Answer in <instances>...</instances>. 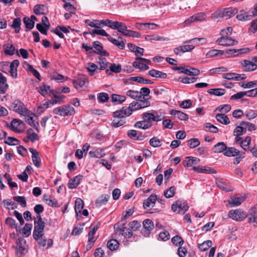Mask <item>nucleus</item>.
I'll return each instance as SVG.
<instances>
[{"mask_svg":"<svg viewBox=\"0 0 257 257\" xmlns=\"http://www.w3.org/2000/svg\"><path fill=\"white\" fill-rule=\"evenodd\" d=\"M237 12V9L235 8L230 7L225 8L223 11L222 17L227 20L236 15Z\"/></svg>","mask_w":257,"mask_h":257,"instance_id":"obj_12","label":"nucleus"},{"mask_svg":"<svg viewBox=\"0 0 257 257\" xmlns=\"http://www.w3.org/2000/svg\"><path fill=\"white\" fill-rule=\"evenodd\" d=\"M175 190V187L171 186L168 190L164 192V196L167 198H170L174 196Z\"/></svg>","mask_w":257,"mask_h":257,"instance_id":"obj_61","label":"nucleus"},{"mask_svg":"<svg viewBox=\"0 0 257 257\" xmlns=\"http://www.w3.org/2000/svg\"><path fill=\"white\" fill-rule=\"evenodd\" d=\"M149 99V98H140L138 99L136 101H134L130 104L128 107H126L127 111H125V114L131 115L134 111H137L150 106L151 103Z\"/></svg>","mask_w":257,"mask_h":257,"instance_id":"obj_1","label":"nucleus"},{"mask_svg":"<svg viewBox=\"0 0 257 257\" xmlns=\"http://www.w3.org/2000/svg\"><path fill=\"white\" fill-rule=\"evenodd\" d=\"M215 118L218 121L225 125L230 122L229 118L224 113H218L216 115Z\"/></svg>","mask_w":257,"mask_h":257,"instance_id":"obj_28","label":"nucleus"},{"mask_svg":"<svg viewBox=\"0 0 257 257\" xmlns=\"http://www.w3.org/2000/svg\"><path fill=\"white\" fill-rule=\"evenodd\" d=\"M117 21H113L108 19H104L100 20L101 28L104 26H108L109 28L114 30V25H115Z\"/></svg>","mask_w":257,"mask_h":257,"instance_id":"obj_35","label":"nucleus"},{"mask_svg":"<svg viewBox=\"0 0 257 257\" xmlns=\"http://www.w3.org/2000/svg\"><path fill=\"white\" fill-rule=\"evenodd\" d=\"M13 109L15 112L24 116H26L29 113L28 109L25 107L24 103L19 100L14 101Z\"/></svg>","mask_w":257,"mask_h":257,"instance_id":"obj_5","label":"nucleus"},{"mask_svg":"<svg viewBox=\"0 0 257 257\" xmlns=\"http://www.w3.org/2000/svg\"><path fill=\"white\" fill-rule=\"evenodd\" d=\"M245 197L241 196L239 197H232L230 200L228 201L231 207L237 206L241 204L245 200Z\"/></svg>","mask_w":257,"mask_h":257,"instance_id":"obj_19","label":"nucleus"},{"mask_svg":"<svg viewBox=\"0 0 257 257\" xmlns=\"http://www.w3.org/2000/svg\"><path fill=\"white\" fill-rule=\"evenodd\" d=\"M109 99L108 94L106 93L101 92L98 94L97 100L99 102L104 103L108 101Z\"/></svg>","mask_w":257,"mask_h":257,"instance_id":"obj_63","label":"nucleus"},{"mask_svg":"<svg viewBox=\"0 0 257 257\" xmlns=\"http://www.w3.org/2000/svg\"><path fill=\"white\" fill-rule=\"evenodd\" d=\"M204 131L210 133H216L218 132V128L210 123L206 122L204 124Z\"/></svg>","mask_w":257,"mask_h":257,"instance_id":"obj_43","label":"nucleus"},{"mask_svg":"<svg viewBox=\"0 0 257 257\" xmlns=\"http://www.w3.org/2000/svg\"><path fill=\"white\" fill-rule=\"evenodd\" d=\"M139 93L140 99L146 98V97L148 96L150 93V90L147 87H143L141 88Z\"/></svg>","mask_w":257,"mask_h":257,"instance_id":"obj_58","label":"nucleus"},{"mask_svg":"<svg viewBox=\"0 0 257 257\" xmlns=\"http://www.w3.org/2000/svg\"><path fill=\"white\" fill-rule=\"evenodd\" d=\"M228 216L235 221H241L246 217V215L239 210H230L228 213Z\"/></svg>","mask_w":257,"mask_h":257,"instance_id":"obj_9","label":"nucleus"},{"mask_svg":"<svg viewBox=\"0 0 257 257\" xmlns=\"http://www.w3.org/2000/svg\"><path fill=\"white\" fill-rule=\"evenodd\" d=\"M89 155L91 157L100 158L104 156L105 153L103 149L98 148L90 151Z\"/></svg>","mask_w":257,"mask_h":257,"instance_id":"obj_23","label":"nucleus"},{"mask_svg":"<svg viewBox=\"0 0 257 257\" xmlns=\"http://www.w3.org/2000/svg\"><path fill=\"white\" fill-rule=\"evenodd\" d=\"M216 42L219 45L224 46H233L238 43L236 40L233 39L229 37L228 33H226L225 36H223L217 39Z\"/></svg>","mask_w":257,"mask_h":257,"instance_id":"obj_7","label":"nucleus"},{"mask_svg":"<svg viewBox=\"0 0 257 257\" xmlns=\"http://www.w3.org/2000/svg\"><path fill=\"white\" fill-rule=\"evenodd\" d=\"M226 147L227 146L223 142H219L214 146L213 150L215 153H224L226 149Z\"/></svg>","mask_w":257,"mask_h":257,"instance_id":"obj_27","label":"nucleus"},{"mask_svg":"<svg viewBox=\"0 0 257 257\" xmlns=\"http://www.w3.org/2000/svg\"><path fill=\"white\" fill-rule=\"evenodd\" d=\"M50 86L45 84H43V85L40 86L37 88L38 91L43 96H45L48 93V91L49 90L50 92L52 93V90H50Z\"/></svg>","mask_w":257,"mask_h":257,"instance_id":"obj_37","label":"nucleus"},{"mask_svg":"<svg viewBox=\"0 0 257 257\" xmlns=\"http://www.w3.org/2000/svg\"><path fill=\"white\" fill-rule=\"evenodd\" d=\"M189 209V206L186 202L182 200H177L172 205V210L178 214H183Z\"/></svg>","mask_w":257,"mask_h":257,"instance_id":"obj_4","label":"nucleus"},{"mask_svg":"<svg viewBox=\"0 0 257 257\" xmlns=\"http://www.w3.org/2000/svg\"><path fill=\"white\" fill-rule=\"evenodd\" d=\"M110 196L108 195H102L95 201L97 206H100L102 205H105L108 201Z\"/></svg>","mask_w":257,"mask_h":257,"instance_id":"obj_36","label":"nucleus"},{"mask_svg":"<svg viewBox=\"0 0 257 257\" xmlns=\"http://www.w3.org/2000/svg\"><path fill=\"white\" fill-rule=\"evenodd\" d=\"M53 113L60 116L72 115L75 113L74 108L69 105L58 107L53 109Z\"/></svg>","mask_w":257,"mask_h":257,"instance_id":"obj_3","label":"nucleus"},{"mask_svg":"<svg viewBox=\"0 0 257 257\" xmlns=\"http://www.w3.org/2000/svg\"><path fill=\"white\" fill-rule=\"evenodd\" d=\"M197 78L195 77H180L179 80L180 82L185 84H189L194 83L196 81Z\"/></svg>","mask_w":257,"mask_h":257,"instance_id":"obj_62","label":"nucleus"},{"mask_svg":"<svg viewBox=\"0 0 257 257\" xmlns=\"http://www.w3.org/2000/svg\"><path fill=\"white\" fill-rule=\"evenodd\" d=\"M86 82V78L84 76H81L79 77L76 80L73 81V84L75 88L78 89L79 88L84 86Z\"/></svg>","mask_w":257,"mask_h":257,"instance_id":"obj_26","label":"nucleus"},{"mask_svg":"<svg viewBox=\"0 0 257 257\" xmlns=\"http://www.w3.org/2000/svg\"><path fill=\"white\" fill-rule=\"evenodd\" d=\"M32 228L31 223H26L22 229V232L24 237H28L31 234V231Z\"/></svg>","mask_w":257,"mask_h":257,"instance_id":"obj_48","label":"nucleus"},{"mask_svg":"<svg viewBox=\"0 0 257 257\" xmlns=\"http://www.w3.org/2000/svg\"><path fill=\"white\" fill-rule=\"evenodd\" d=\"M44 222L38 223L37 222H34V230L33 233V237L36 240H38L44 235Z\"/></svg>","mask_w":257,"mask_h":257,"instance_id":"obj_6","label":"nucleus"},{"mask_svg":"<svg viewBox=\"0 0 257 257\" xmlns=\"http://www.w3.org/2000/svg\"><path fill=\"white\" fill-rule=\"evenodd\" d=\"M193 170L195 172L204 173V174H215L216 171L213 168L207 167V166H195L193 167Z\"/></svg>","mask_w":257,"mask_h":257,"instance_id":"obj_10","label":"nucleus"},{"mask_svg":"<svg viewBox=\"0 0 257 257\" xmlns=\"http://www.w3.org/2000/svg\"><path fill=\"white\" fill-rule=\"evenodd\" d=\"M157 199V196L155 194L151 195L143 203V207L145 209L151 206V204H153L152 207H154L156 201Z\"/></svg>","mask_w":257,"mask_h":257,"instance_id":"obj_20","label":"nucleus"},{"mask_svg":"<svg viewBox=\"0 0 257 257\" xmlns=\"http://www.w3.org/2000/svg\"><path fill=\"white\" fill-rule=\"evenodd\" d=\"M121 66L119 64H111L108 68L106 69V73L108 75H110L111 72L118 73L121 72Z\"/></svg>","mask_w":257,"mask_h":257,"instance_id":"obj_17","label":"nucleus"},{"mask_svg":"<svg viewBox=\"0 0 257 257\" xmlns=\"http://www.w3.org/2000/svg\"><path fill=\"white\" fill-rule=\"evenodd\" d=\"M142 117L144 120H145L147 123H151L153 121H156L155 116L153 113L145 112L142 114Z\"/></svg>","mask_w":257,"mask_h":257,"instance_id":"obj_41","label":"nucleus"},{"mask_svg":"<svg viewBox=\"0 0 257 257\" xmlns=\"http://www.w3.org/2000/svg\"><path fill=\"white\" fill-rule=\"evenodd\" d=\"M119 246V243L116 239H110L107 241V247L111 250H116Z\"/></svg>","mask_w":257,"mask_h":257,"instance_id":"obj_46","label":"nucleus"},{"mask_svg":"<svg viewBox=\"0 0 257 257\" xmlns=\"http://www.w3.org/2000/svg\"><path fill=\"white\" fill-rule=\"evenodd\" d=\"M170 114L181 120H186L188 119V115L187 114L179 110L172 109L171 110Z\"/></svg>","mask_w":257,"mask_h":257,"instance_id":"obj_18","label":"nucleus"},{"mask_svg":"<svg viewBox=\"0 0 257 257\" xmlns=\"http://www.w3.org/2000/svg\"><path fill=\"white\" fill-rule=\"evenodd\" d=\"M151 123H147L145 120L138 121L134 125L135 127L142 128L143 130L148 129L151 127Z\"/></svg>","mask_w":257,"mask_h":257,"instance_id":"obj_44","label":"nucleus"},{"mask_svg":"<svg viewBox=\"0 0 257 257\" xmlns=\"http://www.w3.org/2000/svg\"><path fill=\"white\" fill-rule=\"evenodd\" d=\"M82 178V175H77L71 179L68 183V188L71 189L76 188L80 183V180Z\"/></svg>","mask_w":257,"mask_h":257,"instance_id":"obj_14","label":"nucleus"},{"mask_svg":"<svg viewBox=\"0 0 257 257\" xmlns=\"http://www.w3.org/2000/svg\"><path fill=\"white\" fill-rule=\"evenodd\" d=\"M224 52L222 50L212 49L208 52L206 55L207 58H211L218 55H222Z\"/></svg>","mask_w":257,"mask_h":257,"instance_id":"obj_53","label":"nucleus"},{"mask_svg":"<svg viewBox=\"0 0 257 257\" xmlns=\"http://www.w3.org/2000/svg\"><path fill=\"white\" fill-rule=\"evenodd\" d=\"M143 224L144 227L148 230H152L154 228V222L149 219L144 220Z\"/></svg>","mask_w":257,"mask_h":257,"instance_id":"obj_64","label":"nucleus"},{"mask_svg":"<svg viewBox=\"0 0 257 257\" xmlns=\"http://www.w3.org/2000/svg\"><path fill=\"white\" fill-rule=\"evenodd\" d=\"M111 101L117 103H121L125 101L126 97L124 95H121L116 94L111 95Z\"/></svg>","mask_w":257,"mask_h":257,"instance_id":"obj_33","label":"nucleus"},{"mask_svg":"<svg viewBox=\"0 0 257 257\" xmlns=\"http://www.w3.org/2000/svg\"><path fill=\"white\" fill-rule=\"evenodd\" d=\"M125 94L127 96L136 100L138 99H140V94L139 93L138 91L130 89L127 90Z\"/></svg>","mask_w":257,"mask_h":257,"instance_id":"obj_56","label":"nucleus"},{"mask_svg":"<svg viewBox=\"0 0 257 257\" xmlns=\"http://www.w3.org/2000/svg\"><path fill=\"white\" fill-rule=\"evenodd\" d=\"M47 196H44V199L45 202L51 207H58L56 199L51 196H49L48 198H46Z\"/></svg>","mask_w":257,"mask_h":257,"instance_id":"obj_34","label":"nucleus"},{"mask_svg":"<svg viewBox=\"0 0 257 257\" xmlns=\"http://www.w3.org/2000/svg\"><path fill=\"white\" fill-rule=\"evenodd\" d=\"M5 47V54L6 55L12 56L15 54V47L11 44H6L4 46Z\"/></svg>","mask_w":257,"mask_h":257,"instance_id":"obj_42","label":"nucleus"},{"mask_svg":"<svg viewBox=\"0 0 257 257\" xmlns=\"http://www.w3.org/2000/svg\"><path fill=\"white\" fill-rule=\"evenodd\" d=\"M255 63L256 62H254L252 60L251 61L247 60H244L242 65L246 71H251L255 70L257 68Z\"/></svg>","mask_w":257,"mask_h":257,"instance_id":"obj_16","label":"nucleus"},{"mask_svg":"<svg viewBox=\"0 0 257 257\" xmlns=\"http://www.w3.org/2000/svg\"><path fill=\"white\" fill-rule=\"evenodd\" d=\"M249 51V49L248 48H244L239 49H229L226 51V53L233 55L234 56H237L239 54L246 53Z\"/></svg>","mask_w":257,"mask_h":257,"instance_id":"obj_21","label":"nucleus"},{"mask_svg":"<svg viewBox=\"0 0 257 257\" xmlns=\"http://www.w3.org/2000/svg\"><path fill=\"white\" fill-rule=\"evenodd\" d=\"M4 205L8 209L14 210L17 208V205L15 202L12 201L10 199H6L3 201Z\"/></svg>","mask_w":257,"mask_h":257,"instance_id":"obj_54","label":"nucleus"},{"mask_svg":"<svg viewBox=\"0 0 257 257\" xmlns=\"http://www.w3.org/2000/svg\"><path fill=\"white\" fill-rule=\"evenodd\" d=\"M85 24L91 27H94L96 28H101L100 20H93L92 21H90L89 20H86L85 21Z\"/></svg>","mask_w":257,"mask_h":257,"instance_id":"obj_38","label":"nucleus"},{"mask_svg":"<svg viewBox=\"0 0 257 257\" xmlns=\"http://www.w3.org/2000/svg\"><path fill=\"white\" fill-rule=\"evenodd\" d=\"M205 15L203 13H199L191 17L188 19L187 21L189 23H191L195 21H199L205 19Z\"/></svg>","mask_w":257,"mask_h":257,"instance_id":"obj_40","label":"nucleus"},{"mask_svg":"<svg viewBox=\"0 0 257 257\" xmlns=\"http://www.w3.org/2000/svg\"><path fill=\"white\" fill-rule=\"evenodd\" d=\"M130 81H134L142 84H153V82L151 80L145 79L142 77H131L128 79Z\"/></svg>","mask_w":257,"mask_h":257,"instance_id":"obj_30","label":"nucleus"},{"mask_svg":"<svg viewBox=\"0 0 257 257\" xmlns=\"http://www.w3.org/2000/svg\"><path fill=\"white\" fill-rule=\"evenodd\" d=\"M249 215L248 216V222L249 223H255L254 226H257V212L254 211V209H251L249 212Z\"/></svg>","mask_w":257,"mask_h":257,"instance_id":"obj_39","label":"nucleus"},{"mask_svg":"<svg viewBox=\"0 0 257 257\" xmlns=\"http://www.w3.org/2000/svg\"><path fill=\"white\" fill-rule=\"evenodd\" d=\"M23 22L25 24L26 28L29 30H32L34 28L35 25V22L31 20L30 18L28 17H25L23 19Z\"/></svg>","mask_w":257,"mask_h":257,"instance_id":"obj_57","label":"nucleus"},{"mask_svg":"<svg viewBox=\"0 0 257 257\" xmlns=\"http://www.w3.org/2000/svg\"><path fill=\"white\" fill-rule=\"evenodd\" d=\"M22 123L21 120L14 119L11 122V129L15 132L20 133L21 131L18 129V126Z\"/></svg>","mask_w":257,"mask_h":257,"instance_id":"obj_31","label":"nucleus"},{"mask_svg":"<svg viewBox=\"0 0 257 257\" xmlns=\"http://www.w3.org/2000/svg\"><path fill=\"white\" fill-rule=\"evenodd\" d=\"M126 111V107H123L121 109L113 112V116L114 119L111 123L112 127H118L125 123V121L123 118L130 115L125 114Z\"/></svg>","mask_w":257,"mask_h":257,"instance_id":"obj_2","label":"nucleus"},{"mask_svg":"<svg viewBox=\"0 0 257 257\" xmlns=\"http://www.w3.org/2000/svg\"><path fill=\"white\" fill-rule=\"evenodd\" d=\"M13 199L19 203L22 207H25L27 206L26 200L24 196H16L13 197Z\"/></svg>","mask_w":257,"mask_h":257,"instance_id":"obj_59","label":"nucleus"},{"mask_svg":"<svg viewBox=\"0 0 257 257\" xmlns=\"http://www.w3.org/2000/svg\"><path fill=\"white\" fill-rule=\"evenodd\" d=\"M45 8L46 7L44 5H36L34 8V13L37 15H43L45 13Z\"/></svg>","mask_w":257,"mask_h":257,"instance_id":"obj_50","label":"nucleus"},{"mask_svg":"<svg viewBox=\"0 0 257 257\" xmlns=\"http://www.w3.org/2000/svg\"><path fill=\"white\" fill-rule=\"evenodd\" d=\"M148 73L150 76L155 78L165 79L167 78V76L166 73L155 69H152L150 70Z\"/></svg>","mask_w":257,"mask_h":257,"instance_id":"obj_22","label":"nucleus"},{"mask_svg":"<svg viewBox=\"0 0 257 257\" xmlns=\"http://www.w3.org/2000/svg\"><path fill=\"white\" fill-rule=\"evenodd\" d=\"M239 151L233 147H227L224 155L227 157L237 156L239 155Z\"/></svg>","mask_w":257,"mask_h":257,"instance_id":"obj_25","label":"nucleus"},{"mask_svg":"<svg viewBox=\"0 0 257 257\" xmlns=\"http://www.w3.org/2000/svg\"><path fill=\"white\" fill-rule=\"evenodd\" d=\"M162 142V141L161 140H160L158 138L154 137L150 140L149 143L150 145L153 147L156 148L161 146Z\"/></svg>","mask_w":257,"mask_h":257,"instance_id":"obj_55","label":"nucleus"},{"mask_svg":"<svg viewBox=\"0 0 257 257\" xmlns=\"http://www.w3.org/2000/svg\"><path fill=\"white\" fill-rule=\"evenodd\" d=\"M114 26V30H117L118 32L126 36V34L129 30H127V26L124 23L117 21L115 25Z\"/></svg>","mask_w":257,"mask_h":257,"instance_id":"obj_15","label":"nucleus"},{"mask_svg":"<svg viewBox=\"0 0 257 257\" xmlns=\"http://www.w3.org/2000/svg\"><path fill=\"white\" fill-rule=\"evenodd\" d=\"M211 245L212 241L210 240H207L202 243L199 244L198 247L201 251H205L208 249Z\"/></svg>","mask_w":257,"mask_h":257,"instance_id":"obj_47","label":"nucleus"},{"mask_svg":"<svg viewBox=\"0 0 257 257\" xmlns=\"http://www.w3.org/2000/svg\"><path fill=\"white\" fill-rule=\"evenodd\" d=\"M51 78L52 79H54L58 82H64L67 79V78H65L62 75L59 74L57 72H54L52 73L51 74Z\"/></svg>","mask_w":257,"mask_h":257,"instance_id":"obj_49","label":"nucleus"},{"mask_svg":"<svg viewBox=\"0 0 257 257\" xmlns=\"http://www.w3.org/2000/svg\"><path fill=\"white\" fill-rule=\"evenodd\" d=\"M133 66L136 68L140 69L142 70H147L149 69V67L147 65L138 61L134 62Z\"/></svg>","mask_w":257,"mask_h":257,"instance_id":"obj_60","label":"nucleus"},{"mask_svg":"<svg viewBox=\"0 0 257 257\" xmlns=\"http://www.w3.org/2000/svg\"><path fill=\"white\" fill-rule=\"evenodd\" d=\"M250 137H247L243 140L240 142V146L244 150L247 151L248 150V146L250 144Z\"/></svg>","mask_w":257,"mask_h":257,"instance_id":"obj_51","label":"nucleus"},{"mask_svg":"<svg viewBox=\"0 0 257 257\" xmlns=\"http://www.w3.org/2000/svg\"><path fill=\"white\" fill-rule=\"evenodd\" d=\"M200 162L199 159L194 158L192 157H187L186 160L183 162L185 167H191L193 164H197Z\"/></svg>","mask_w":257,"mask_h":257,"instance_id":"obj_24","label":"nucleus"},{"mask_svg":"<svg viewBox=\"0 0 257 257\" xmlns=\"http://www.w3.org/2000/svg\"><path fill=\"white\" fill-rule=\"evenodd\" d=\"M37 30L42 34L47 35V31L50 28L49 24H44L43 25L42 23H39L36 25Z\"/></svg>","mask_w":257,"mask_h":257,"instance_id":"obj_45","label":"nucleus"},{"mask_svg":"<svg viewBox=\"0 0 257 257\" xmlns=\"http://www.w3.org/2000/svg\"><path fill=\"white\" fill-rule=\"evenodd\" d=\"M29 151L32 154V159L34 165L37 168H39L41 166V159L39 153L32 148H30Z\"/></svg>","mask_w":257,"mask_h":257,"instance_id":"obj_11","label":"nucleus"},{"mask_svg":"<svg viewBox=\"0 0 257 257\" xmlns=\"http://www.w3.org/2000/svg\"><path fill=\"white\" fill-rule=\"evenodd\" d=\"M18 247L17 248V254L18 257H21L25 254L26 246V240L23 238H20L17 241Z\"/></svg>","mask_w":257,"mask_h":257,"instance_id":"obj_8","label":"nucleus"},{"mask_svg":"<svg viewBox=\"0 0 257 257\" xmlns=\"http://www.w3.org/2000/svg\"><path fill=\"white\" fill-rule=\"evenodd\" d=\"M126 222H118L114 224V229L115 230V231L116 233H117L118 231H119V233L121 231H124V230L126 229V227L125 226Z\"/></svg>","mask_w":257,"mask_h":257,"instance_id":"obj_52","label":"nucleus"},{"mask_svg":"<svg viewBox=\"0 0 257 257\" xmlns=\"http://www.w3.org/2000/svg\"><path fill=\"white\" fill-rule=\"evenodd\" d=\"M207 92L211 95L220 96L225 94V90L223 88L209 89L207 90Z\"/></svg>","mask_w":257,"mask_h":257,"instance_id":"obj_32","label":"nucleus"},{"mask_svg":"<svg viewBox=\"0 0 257 257\" xmlns=\"http://www.w3.org/2000/svg\"><path fill=\"white\" fill-rule=\"evenodd\" d=\"M83 207V201L79 198H77L75 202V212L76 216H78V213H81V210Z\"/></svg>","mask_w":257,"mask_h":257,"instance_id":"obj_29","label":"nucleus"},{"mask_svg":"<svg viewBox=\"0 0 257 257\" xmlns=\"http://www.w3.org/2000/svg\"><path fill=\"white\" fill-rule=\"evenodd\" d=\"M108 40L111 42L113 45L116 46L118 49L120 50H124L125 49V41L122 40L121 36L118 37V40H116L112 37H109Z\"/></svg>","mask_w":257,"mask_h":257,"instance_id":"obj_13","label":"nucleus"}]
</instances>
